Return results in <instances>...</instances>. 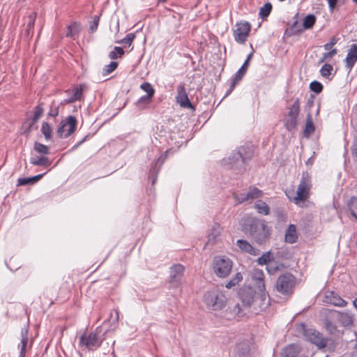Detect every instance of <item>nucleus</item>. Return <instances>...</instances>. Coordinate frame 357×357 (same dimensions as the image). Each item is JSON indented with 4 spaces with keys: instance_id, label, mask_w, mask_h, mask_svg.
<instances>
[{
    "instance_id": "nucleus-1",
    "label": "nucleus",
    "mask_w": 357,
    "mask_h": 357,
    "mask_svg": "<svg viewBox=\"0 0 357 357\" xmlns=\"http://www.w3.org/2000/svg\"><path fill=\"white\" fill-rule=\"evenodd\" d=\"M312 185L311 176L308 172H305L302 174L296 192H294L293 190H287L285 193L290 201L293 202L296 204H299L301 202H304L309 198Z\"/></svg>"
},
{
    "instance_id": "nucleus-2",
    "label": "nucleus",
    "mask_w": 357,
    "mask_h": 357,
    "mask_svg": "<svg viewBox=\"0 0 357 357\" xmlns=\"http://www.w3.org/2000/svg\"><path fill=\"white\" fill-rule=\"evenodd\" d=\"M312 185L311 176L308 172H305L302 174L296 192H294L293 190H287L285 193L290 201L293 202L296 204H299L301 202H304L309 198Z\"/></svg>"
},
{
    "instance_id": "nucleus-3",
    "label": "nucleus",
    "mask_w": 357,
    "mask_h": 357,
    "mask_svg": "<svg viewBox=\"0 0 357 357\" xmlns=\"http://www.w3.org/2000/svg\"><path fill=\"white\" fill-rule=\"evenodd\" d=\"M253 155V148L250 144H245L235 150L229 157L228 160L232 168L240 169L247 160L251 159Z\"/></svg>"
},
{
    "instance_id": "nucleus-4",
    "label": "nucleus",
    "mask_w": 357,
    "mask_h": 357,
    "mask_svg": "<svg viewBox=\"0 0 357 357\" xmlns=\"http://www.w3.org/2000/svg\"><path fill=\"white\" fill-rule=\"evenodd\" d=\"M204 302L209 310L216 311L226 305L227 298L220 290L213 289L204 294Z\"/></svg>"
},
{
    "instance_id": "nucleus-5",
    "label": "nucleus",
    "mask_w": 357,
    "mask_h": 357,
    "mask_svg": "<svg viewBox=\"0 0 357 357\" xmlns=\"http://www.w3.org/2000/svg\"><path fill=\"white\" fill-rule=\"evenodd\" d=\"M232 266V261L229 258L218 256L214 258L212 268L218 277L225 278L229 275Z\"/></svg>"
},
{
    "instance_id": "nucleus-6",
    "label": "nucleus",
    "mask_w": 357,
    "mask_h": 357,
    "mask_svg": "<svg viewBox=\"0 0 357 357\" xmlns=\"http://www.w3.org/2000/svg\"><path fill=\"white\" fill-rule=\"evenodd\" d=\"M295 284L294 277L289 273L281 275L276 282V289L282 294H289L292 292Z\"/></svg>"
},
{
    "instance_id": "nucleus-7",
    "label": "nucleus",
    "mask_w": 357,
    "mask_h": 357,
    "mask_svg": "<svg viewBox=\"0 0 357 357\" xmlns=\"http://www.w3.org/2000/svg\"><path fill=\"white\" fill-rule=\"evenodd\" d=\"M251 26L247 22L237 23L233 30L235 40L241 44L244 43L250 31Z\"/></svg>"
},
{
    "instance_id": "nucleus-8",
    "label": "nucleus",
    "mask_w": 357,
    "mask_h": 357,
    "mask_svg": "<svg viewBox=\"0 0 357 357\" xmlns=\"http://www.w3.org/2000/svg\"><path fill=\"white\" fill-rule=\"evenodd\" d=\"M305 336L307 341L315 344L318 348H324L327 344V340L317 331L310 328L305 331Z\"/></svg>"
},
{
    "instance_id": "nucleus-9",
    "label": "nucleus",
    "mask_w": 357,
    "mask_h": 357,
    "mask_svg": "<svg viewBox=\"0 0 357 357\" xmlns=\"http://www.w3.org/2000/svg\"><path fill=\"white\" fill-rule=\"evenodd\" d=\"M77 126V120L73 116H69L66 122L58 128L57 135L60 137H67L75 130Z\"/></svg>"
},
{
    "instance_id": "nucleus-10",
    "label": "nucleus",
    "mask_w": 357,
    "mask_h": 357,
    "mask_svg": "<svg viewBox=\"0 0 357 357\" xmlns=\"http://www.w3.org/2000/svg\"><path fill=\"white\" fill-rule=\"evenodd\" d=\"M299 112V103L296 100L289 108L287 116L285 118V126L289 130L295 128L297 125V117Z\"/></svg>"
},
{
    "instance_id": "nucleus-11",
    "label": "nucleus",
    "mask_w": 357,
    "mask_h": 357,
    "mask_svg": "<svg viewBox=\"0 0 357 357\" xmlns=\"http://www.w3.org/2000/svg\"><path fill=\"white\" fill-rule=\"evenodd\" d=\"M262 194L263 192L261 190L255 187H251L247 194L238 195L236 193H234L233 197L236 204H241L250 199L259 198L262 196Z\"/></svg>"
},
{
    "instance_id": "nucleus-12",
    "label": "nucleus",
    "mask_w": 357,
    "mask_h": 357,
    "mask_svg": "<svg viewBox=\"0 0 357 357\" xmlns=\"http://www.w3.org/2000/svg\"><path fill=\"white\" fill-rule=\"evenodd\" d=\"M241 300L243 305L250 307L252 305H257L259 307V305L263 303L259 298L258 294L253 292L252 289H249L245 291L241 295Z\"/></svg>"
},
{
    "instance_id": "nucleus-13",
    "label": "nucleus",
    "mask_w": 357,
    "mask_h": 357,
    "mask_svg": "<svg viewBox=\"0 0 357 357\" xmlns=\"http://www.w3.org/2000/svg\"><path fill=\"white\" fill-rule=\"evenodd\" d=\"M184 271V266L181 264H175L172 266L170 268L169 273L170 283L175 286L178 285L183 276Z\"/></svg>"
},
{
    "instance_id": "nucleus-14",
    "label": "nucleus",
    "mask_w": 357,
    "mask_h": 357,
    "mask_svg": "<svg viewBox=\"0 0 357 357\" xmlns=\"http://www.w3.org/2000/svg\"><path fill=\"white\" fill-rule=\"evenodd\" d=\"M255 287L257 289L259 298L261 301H263L262 304L259 305L261 310L266 308L268 305V301H266L267 293L266 291L264 280L259 281L254 283Z\"/></svg>"
},
{
    "instance_id": "nucleus-15",
    "label": "nucleus",
    "mask_w": 357,
    "mask_h": 357,
    "mask_svg": "<svg viewBox=\"0 0 357 357\" xmlns=\"http://www.w3.org/2000/svg\"><path fill=\"white\" fill-rule=\"evenodd\" d=\"M357 61V45L353 44L349 50H348V53L347 57L344 60L345 66L347 69L351 70L354 66L356 62Z\"/></svg>"
},
{
    "instance_id": "nucleus-16",
    "label": "nucleus",
    "mask_w": 357,
    "mask_h": 357,
    "mask_svg": "<svg viewBox=\"0 0 357 357\" xmlns=\"http://www.w3.org/2000/svg\"><path fill=\"white\" fill-rule=\"evenodd\" d=\"M176 102L183 108L195 110V107L190 101L188 95L185 93V91H178L176 96Z\"/></svg>"
},
{
    "instance_id": "nucleus-17",
    "label": "nucleus",
    "mask_w": 357,
    "mask_h": 357,
    "mask_svg": "<svg viewBox=\"0 0 357 357\" xmlns=\"http://www.w3.org/2000/svg\"><path fill=\"white\" fill-rule=\"evenodd\" d=\"M271 229L264 223L261 225V229L256 236L257 241L260 243L266 242L270 236Z\"/></svg>"
},
{
    "instance_id": "nucleus-18",
    "label": "nucleus",
    "mask_w": 357,
    "mask_h": 357,
    "mask_svg": "<svg viewBox=\"0 0 357 357\" xmlns=\"http://www.w3.org/2000/svg\"><path fill=\"white\" fill-rule=\"evenodd\" d=\"M285 241L289 243H294L298 239L296 228L294 225H290L286 230L284 236Z\"/></svg>"
},
{
    "instance_id": "nucleus-19",
    "label": "nucleus",
    "mask_w": 357,
    "mask_h": 357,
    "mask_svg": "<svg viewBox=\"0 0 357 357\" xmlns=\"http://www.w3.org/2000/svg\"><path fill=\"white\" fill-rule=\"evenodd\" d=\"M221 227L218 224H214L208 233V241L214 243L221 233Z\"/></svg>"
},
{
    "instance_id": "nucleus-20",
    "label": "nucleus",
    "mask_w": 357,
    "mask_h": 357,
    "mask_svg": "<svg viewBox=\"0 0 357 357\" xmlns=\"http://www.w3.org/2000/svg\"><path fill=\"white\" fill-rule=\"evenodd\" d=\"M339 321L344 326L353 324L354 317L350 312H340L338 315Z\"/></svg>"
},
{
    "instance_id": "nucleus-21",
    "label": "nucleus",
    "mask_w": 357,
    "mask_h": 357,
    "mask_svg": "<svg viewBox=\"0 0 357 357\" xmlns=\"http://www.w3.org/2000/svg\"><path fill=\"white\" fill-rule=\"evenodd\" d=\"M96 342L97 337L94 334H90L88 336L82 335L80 337V343L83 345H85L88 348L94 346Z\"/></svg>"
},
{
    "instance_id": "nucleus-22",
    "label": "nucleus",
    "mask_w": 357,
    "mask_h": 357,
    "mask_svg": "<svg viewBox=\"0 0 357 357\" xmlns=\"http://www.w3.org/2000/svg\"><path fill=\"white\" fill-rule=\"evenodd\" d=\"M237 245L239 248L250 255H256L257 252L255 248L246 241L244 240H238L237 241Z\"/></svg>"
},
{
    "instance_id": "nucleus-23",
    "label": "nucleus",
    "mask_w": 357,
    "mask_h": 357,
    "mask_svg": "<svg viewBox=\"0 0 357 357\" xmlns=\"http://www.w3.org/2000/svg\"><path fill=\"white\" fill-rule=\"evenodd\" d=\"M146 95L142 96L139 98V99L136 102L137 105L139 107H143L144 105L150 102L151 98L153 96L155 91H145Z\"/></svg>"
},
{
    "instance_id": "nucleus-24",
    "label": "nucleus",
    "mask_w": 357,
    "mask_h": 357,
    "mask_svg": "<svg viewBox=\"0 0 357 357\" xmlns=\"http://www.w3.org/2000/svg\"><path fill=\"white\" fill-rule=\"evenodd\" d=\"M255 207L258 213L263 215H268L270 211V208L268 204L262 200H258L255 204Z\"/></svg>"
},
{
    "instance_id": "nucleus-25",
    "label": "nucleus",
    "mask_w": 357,
    "mask_h": 357,
    "mask_svg": "<svg viewBox=\"0 0 357 357\" xmlns=\"http://www.w3.org/2000/svg\"><path fill=\"white\" fill-rule=\"evenodd\" d=\"M80 29L79 24L76 22H73L68 25L66 36L75 38V37L79 33Z\"/></svg>"
},
{
    "instance_id": "nucleus-26",
    "label": "nucleus",
    "mask_w": 357,
    "mask_h": 357,
    "mask_svg": "<svg viewBox=\"0 0 357 357\" xmlns=\"http://www.w3.org/2000/svg\"><path fill=\"white\" fill-rule=\"evenodd\" d=\"M317 18L312 14L307 15L303 21V26L305 29H310L316 22Z\"/></svg>"
},
{
    "instance_id": "nucleus-27",
    "label": "nucleus",
    "mask_w": 357,
    "mask_h": 357,
    "mask_svg": "<svg viewBox=\"0 0 357 357\" xmlns=\"http://www.w3.org/2000/svg\"><path fill=\"white\" fill-rule=\"evenodd\" d=\"M331 295L330 303L333 305L339 307H344L347 305V302L339 296L334 294L333 292L331 293Z\"/></svg>"
},
{
    "instance_id": "nucleus-28",
    "label": "nucleus",
    "mask_w": 357,
    "mask_h": 357,
    "mask_svg": "<svg viewBox=\"0 0 357 357\" xmlns=\"http://www.w3.org/2000/svg\"><path fill=\"white\" fill-rule=\"evenodd\" d=\"M31 163L38 166H48L50 165L48 158L44 156L31 158Z\"/></svg>"
},
{
    "instance_id": "nucleus-29",
    "label": "nucleus",
    "mask_w": 357,
    "mask_h": 357,
    "mask_svg": "<svg viewBox=\"0 0 357 357\" xmlns=\"http://www.w3.org/2000/svg\"><path fill=\"white\" fill-rule=\"evenodd\" d=\"M272 10V4L270 2L266 3L262 8H261L259 11V16L261 19H265L267 17Z\"/></svg>"
},
{
    "instance_id": "nucleus-30",
    "label": "nucleus",
    "mask_w": 357,
    "mask_h": 357,
    "mask_svg": "<svg viewBox=\"0 0 357 357\" xmlns=\"http://www.w3.org/2000/svg\"><path fill=\"white\" fill-rule=\"evenodd\" d=\"M245 74V73L244 72L241 71V70L239 69L234 75V77L231 81L229 89H234L236 84L241 80Z\"/></svg>"
},
{
    "instance_id": "nucleus-31",
    "label": "nucleus",
    "mask_w": 357,
    "mask_h": 357,
    "mask_svg": "<svg viewBox=\"0 0 357 357\" xmlns=\"http://www.w3.org/2000/svg\"><path fill=\"white\" fill-rule=\"evenodd\" d=\"M28 343V331L26 330L22 331L21 343L19 345L20 353H26V347Z\"/></svg>"
},
{
    "instance_id": "nucleus-32",
    "label": "nucleus",
    "mask_w": 357,
    "mask_h": 357,
    "mask_svg": "<svg viewBox=\"0 0 357 357\" xmlns=\"http://www.w3.org/2000/svg\"><path fill=\"white\" fill-rule=\"evenodd\" d=\"M118 66V63L116 61H112L109 64L106 65L102 69V75L107 76L114 71Z\"/></svg>"
},
{
    "instance_id": "nucleus-33",
    "label": "nucleus",
    "mask_w": 357,
    "mask_h": 357,
    "mask_svg": "<svg viewBox=\"0 0 357 357\" xmlns=\"http://www.w3.org/2000/svg\"><path fill=\"white\" fill-rule=\"evenodd\" d=\"M252 279L254 283L264 280V273L261 270L254 269L252 272Z\"/></svg>"
},
{
    "instance_id": "nucleus-34",
    "label": "nucleus",
    "mask_w": 357,
    "mask_h": 357,
    "mask_svg": "<svg viewBox=\"0 0 357 357\" xmlns=\"http://www.w3.org/2000/svg\"><path fill=\"white\" fill-rule=\"evenodd\" d=\"M135 38V34L130 33H128L124 38H123L122 40H118L116 43H119V44H123L125 45V47L126 45L130 47L132 45Z\"/></svg>"
},
{
    "instance_id": "nucleus-35",
    "label": "nucleus",
    "mask_w": 357,
    "mask_h": 357,
    "mask_svg": "<svg viewBox=\"0 0 357 357\" xmlns=\"http://www.w3.org/2000/svg\"><path fill=\"white\" fill-rule=\"evenodd\" d=\"M243 280V276L240 273H237L235 276L229 280L225 285L226 288L230 289L237 284Z\"/></svg>"
},
{
    "instance_id": "nucleus-36",
    "label": "nucleus",
    "mask_w": 357,
    "mask_h": 357,
    "mask_svg": "<svg viewBox=\"0 0 357 357\" xmlns=\"http://www.w3.org/2000/svg\"><path fill=\"white\" fill-rule=\"evenodd\" d=\"M333 68L331 64L326 63L324 64L320 70V73L322 77L326 78H329L331 75V72L333 71Z\"/></svg>"
},
{
    "instance_id": "nucleus-37",
    "label": "nucleus",
    "mask_w": 357,
    "mask_h": 357,
    "mask_svg": "<svg viewBox=\"0 0 357 357\" xmlns=\"http://www.w3.org/2000/svg\"><path fill=\"white\" fill-rule=\"evenodd\" d=\"M41 131L43 133V135H45V137L46 139H49L51 138L52 129L47 123H46V122L43 123V125L41 127Z\"/></svg>"
},
{
    "instance_id": "nucleus-38",
    "label": "nucleus",
    "mask_w": 357,
    "mask_h": 357,
    "mask_svg": "<svg viewBox=\"0 0 357 357\" xmlns=\"http://www.w3.org/2000/svg\"><path fill=\"white\" fill-rule=\"evenodd\" d=\"M36 13H32L29 16V22L27 24L26 32L27 35H29L30 32L33 30L34 23H35V19H36Z\"/></svg>"
},
{
    "instance_id": "nucleus-39",
    "label": "nucleus",
    "mask_w": 357,
    "mask_h": 357,
    "mask_svg": "<svg viewBox=\"0 0 357 357\" xmlns=\"http://www.w3.org/2000/svg\"><path fill=\"white\" fill-rule=\"evenodd\" d=\"M314 130V127L312 121L310 119H308L306 122L304 135L305 137H309Z\"/></svg>"
},
{
    "instance_id": "nucleus-40",
    "label": "nucleus",
    "mask_w": 357,
    "mask_h": 357,
    "mask_svg": "<svg viewBox=\"0 0 357 357\" xmlns=\"http://www.w3.org/2000/svg\"><path fill=\"white\" fill-rule=\"evenodd\" d=\"M34 149L40 153L47 154L49 152V148L43 144L36 142L34 144Z\"/></svg>"
},
{
    "instance_id": "nucleus-41",
    "label": "nucleus",
    "mask_w": 357,
    "mask_h": 357,
    "mask_svg": "<svg viewBox=\"0 0 357 357\" xmlns=\"http://www.w3.org/2000/svg\"><path fill=\"white\" fill-rule=\"evenodd\" d=\"M271 255L270 252L264 253L260 257L258 258L257 262L260 265L266 264L271 260Z\"/></svg>"
},
{
    "instance_id": "nucleus-42",
    "label": "nucleus",
    "mask_w": 357,
    "mask_h": 357,
    "mask_svg": "<svg viewBox=\"0 0 357 357\" xmlns=\"http://www.w3.org/2000/svg\"><path fill=\"white\" fill-rule=\"evenodd\" d=\"M43 113V109L40 106H37L35 108L34 114L32 119L33 123L37 122L38 119L42 116Z\"/></svg>"
},
{
    "instance_id": "nucleus-43",
    "label": "nucleus",
    "mask_w": 357,
    "mask_h": 357,
    "mask_svg": "<svg viewBox=\"0 0 357 357\" xmlns=\"http://www.w3.org/2000/svg\"><path fill=\"white\" fill-rule=\"evenodd\" d=\"M82 91H75L74 94H73V96H72L71 98H68V100H66V101L68 103L70 102H73L76 100H79L82 98Z\"/></svg>"
},
{
    "instance_id": "nucleus-44",
    "label": "nucleus",
    "mask_w": 357,
    "mask_h": 357,
    "mask_svg": "<svg viewBox=\"0 0 357 357\" xmlns=\"http://www.w3.org/2000/svg\"><path fill=\"white\" fill-rule=\"evenodd\" d=\"M232 312L233 313L236 315L237 317H242L243 315V313L242 312V309L241 307H240V305L239 304H236L233 309H232Z\"/></svg>"
},
{
    "instance_id": "nucleus-45",
    "label": "nucleus",
    "mask_w": 357,
    "mask_h": 357,
    "mask_svg": "<svg viewBox=\"0 0 357 357\" xmlns=\"http://www.w3.org/2000/svg\"><path fill=\"white\" fill-rule=\"evenodd\" d=\"M99 19L100 17L98 15H95L93 17V24L90 26V30L91 32L96 31L98 26Z\"/></svg>"
},
{
    "instance_id": "nucleus-46",
    "label": "nucleus",
    "mask_w": 357,
    "mask_h": 357,
    "mask_svg": "<svg viewBox=\"0 0 357 357\" xmlns=\"http://www.w3.org/2000/svg\"><path fill=\"white\" fill-rule=\"evenodd\" d=\"M310 89H323V85L318 81H314L310 83Z\"/></svg>"
},
{
    "instance_id": "nucleus-47",
    "label": "nucleus",
    "mask_w": 357,
    "mask_h": 357,
    "mask_svg": "<svg viewBox=\"0 0 357 357\" xmlns=\"http://www.w3.org/2000/svg\"><path fill=\"white\" fill-rule=\"evenodd\" d=\"M31 183V178H20L18 179V185H24Z\"/></svg>"
},
{
    "instance_id": "nucleus-48",
    "label": "nucleus",
    "mask_w": 357,
    "mask_h": 357,
    "mask_svg": "<svg viewBox=\"0 0 357 357\" xmlns=\"http://www.w3.org/2000/svg\"><path fill=\"white\" fill-rule=\"evenodd\" d=\"M328 3V7H329V9L331 12H333V10H335L336 6H337V0H326Z\"/></svg>"
},
{
    "instance_id": "nucleus-49",
    "label": "nucleus",
    "mask_w": 357,
    "mask_h": 357,
    "mask_svg": "<svg viewBox=\"0 0 357 357\" xmlns=\"http://www.w3.org/2000/svg\"><path fill=\"white\" fill-rule=\"evenodd\" d=\"M336 43V40L335 38H333L331 41L329 43H326L324 45V49L326 50H329L332 48V47Z\"/></svg>"
},
{
    "instance_id": "nucleus-50",
    "label": "nucleus",
    "mask_w": 357,
    "mask_h": 357,
    "mask_svg": "<svg viewBox=\"0 0 357 357\" xmlns=\"http://www.w3.org/2000/svg\"><path fill=\"white\" fill-rule=\"evenodd\" d=\"M337 54V50L335 49L332 50L331 51L324 54V59H326L328 57H333L334 55Z\"/></svg>"
},
{
    "instance_id": "nucleus-51",
    "label": "nucleus",
    "mask_w": 357,
    "mask_h": 357,
    "mask_svg": "<svg viewBox=\"0 0 357 357\" xmlns=\"http://www.w3.org/2000/svg\"><path fill=\"white\" fill-rule=\"evenodd\" d=\"M114 50L116 52L117 55L119 57H121L124 55L125 52L122 47H114Z\"/></svg>"
},
{
    "instance_id": "nucleus-52",
    "label": "nucleus",
    "mask_w": 357,
    "mask_h": 357,
    "mask_svg": "<svg viewBox=\"0 0 357 357\" xmlns=\"http://www.w3.org/2000/svg\"><path fill=\"white\" fill-rule=\"evenodd\" d=\"M248 65H249L248 60H245L244 63L243 64V66L240 68L241 71L244 72L245 73L247 70H248Z\"/></svg>"
},
{
    "instance_id": "nucleus-53",
    "label": "nucleus",
    "mask_w": 357,
    "mask_h": 357,
    "mask_svg": "<svg viewBox=\"0 0 357 357\" xmlns=\"http://www.w3.org/2000/svg\"><path fill=\"white\" fill-rule=\"evenodd\" d=\"M141 89H153L151 85L148 82H144L140 86Z\"/></svg>"
},
{
    "instance_id": "nucleus-54",
    "label": "nucleus",
    "mask_w": 357,
    "mask_h": 357,
    "mask_svg": "<svg viewBox=\"0 0 357 357\" xmlns=\"http://www.w3.org/2000/svg\"><path fill=\"white\" fill-rule=\"evenodd\" d=\"M43 175L44 174H38L37 176L31 177V183H34L37 182L38 181H39L43 176Z\"/></svg>"
},
{
    "instance_id": "nucleus-55",
    "label": "nucleus",
    "mask_w": 357,
    "mask_h": 357,
    "mask_svg": "<svg viewBox=\"0 0 357 357\" xmlns=\"http://www.w3.org/2000/svg\"><path fill=\"white\" fill-rule=\"evenodd\" d=\"M118 56H119L117 55V54L114 50L113 51L110 52L109 54V59H112V60L116 59L118 58Z\"/></svg>"
},
{
    "instance_id": "nucleus-56",
    "label": "nucleus",
    "mask_w": 357,
    "mask_h": 357,
    "mask_svg": "<svg viewBox=\"0 0 357 357\" xmlns=\"http://www.w3.org/2000/svg\"><path fill=\"white\" fill-rule=\"evenodd\" d=\"M352 154L357 157V142L352 147Z\"/></svg>"
},
{
    "instance_id": "nucleus-57",
    "label": "nucleus",
    "mask_w": 357,
    "mask_h": 357,
    "mask_svg": "<svg viewBox=\"0 0 357 357\" xmlns=\"http://www.w3.org/2000/svg\"><path fill=\"white\" fill-rule=\"evenodd\" d=\"M350 357H357V349L351 353Z\"/></svg>"
},
{
    "instance_id": "nucleus-58",
    "label": "nucleus",
    "mask_w": 357,
    "mask_h": 357,
    "mask_svg": "<svg viewBox=\"0 0 357 357\" xmlns=\"http://www.w3.org/2000/svg\"><path fill=\"white\" fill-rule=\"evenodd\" d=\"M252 56H253V51L249 54L246 60H248V61L250 62V60L251 59Z\"/></svg>"
},
{
    "instance_id": "nucleus-59",
    "label": "nucleus",
    "mask_w": 357,
    "mask_h": 357,
    "mask_svg": "<svg viewBox=\"0 0 357 357\" xmlns=\"http://www.w3.org/2000/svg\"><path fill=\"white\" fill-rule=\"evenodd\" d=\"M84 140H85V138L83 139L81 142H79L77 145L74 146L73 147V149H76L77 147H78Z\"/></svg>"
},
{
    "instance_id": "nucleus-60",
    "label": "nucleus",
    "mask_w": 357,
    "mask_h": 357,
    "mask_svg": "<svg viewBox=\"0 0 357 357\" xmlns=\"http://www.w3.org/2000/svg\"><path fill=\"white\" fill-rule=\"evenodd\" d=\"M353 305L355 307V308L357 310V298L355 300H354Z\"/></svg>"
},
{
    "instance_id": "nucleus-61",
    "label": "nucleus",
    "mask_w": 357,
    "mask_h": 357,
    "mask_svg": "<svg viewBox=\"0 0 357 357\" xmlns=\"http://www.w3.org/2000/svg\"><path fill=\"white\" fill-rule=\"evenodd\" d=\"M351 215L355 218L356 220H357V214L356 213L351 211Z\"/></svg>"
},
{
    "instance_id": "nucleus-62",
    "label": "nucleus",
    "mask_w": 357,
    "mask_h": 357,
    "mask_svg": "<svg viewBox=\"0 0 357 357\" xmlns=\"http://www.w3.org/2000/svg\"><path fill=\"white\" fill-rule=\"evenodd\" d=\"M115 313H116V319H119V311L116 310Z\"/></svg>"
},
{
    "instance_id": "nucleus-63",
    "label": "nucleus",
    "mask_w": 357,
    "mask_h": 357,
    "mask_svg": "<svg viewBox=\"0 0 357 357\" xmlns=\"http://www.w3.org/2000/svg\"><path fill=\"white\" fill-rule=\"evenodd\" d=\"M24 356H25V353H20L19 357H24Z\"/></svg>"
},
{
    "instance_id": "nucleus-64",
    "label": "nucleus",
    "mask_w": 357,
    "mask_h": 357,
    "mask_svg": "<svg viewBox=\"0 0 357 357\" xmlns=\"http://www.w3.org/2000/svg\"><path fill=\"white\" fill-rule=\"evenodd\" d=\"M316 93H319V92H321V91H319V90H317V91H314Z\"/></svg>"
}]
</instances>
